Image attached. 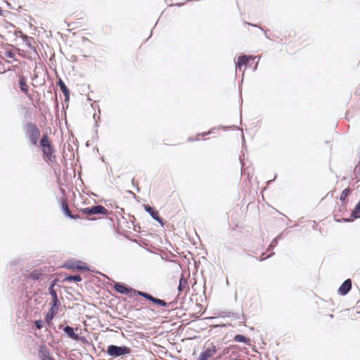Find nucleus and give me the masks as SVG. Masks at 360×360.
Segmentation results:
<instances>
[{"label": "nucleus", "instance_id": "obj_12", "mask_svg": "<svg viewBox=\"0 0 360 360\" xmlns=\"http://www.w3.org/2000/svg\"><path fill=\"white\" fill-rule=\"evenodd\" d=\"M352 286V283L350 278L346 279L339 287L338 290V292L342 295L345 296L349 293L351 290Z\"/></svg>", "mask_w": 360, "mask_h": 360}, {"label": "nucleus", "instance_id": "obj_30", "mask_svg": "<svg viewBox=\"0 0 360 360\" xmlns=\"http://www.w3.org/2000/svg\"><path fill=\"white\" fill-rule=\"evenodd\" d=\"M5 56L13 59L15 58V54L12 51H6L4 53Z\"/></svg>", "mask_w": 360, "mask_h": 360}, {"label": "nucleus", "instance_id": "obj_15", "mask_svg": "<svg viewBox=\"0 0 360 360\" xmlns=\"http://www.w3.org/2000/svg\"><path fill=\"white\" fill-rule=\"evenodd\" d=\"M20 32V37L22 39V41L25 43V45L30 48V49L36 51V48L34 46L32 45L31 41L32 39V37L23 34V32L21 30H19Z\"/></svg>", "mask_w": 360, "mask_h": 360}, {"label": "nucleus", "instance_id": "obj_6", "mask_svg": "<svg viewBox=\"0 0 360 360\" xmlns=\"http://www.w3.org/2000/svg\"><path fill=\"white\" fill-rule=\"evenodd\" d=\"M114 290L122 295H129L131 297V293L134 294V295H138L137 292H141V291L137 290L134 288H132L128 286L127 284L120 282H114Z\"/></svg>", "mask_w": 360, "mask_h": 360}, {"label": "nucleus", "instance_id": "obj_5", "mask_svg": "<svg viewBox=\"0 0 360 360\" xmlns=\"http://www.w3.org/2000/svg\"><path fill=\"white\" fill-rule=\"evenodd\" d=\"M62 267L68 269H77L80 271H91L89 266L82 261L80 260H68L66 261Z\"/></svg>", "mask_w": 360, "mask_h": 360}, {"label": "nucleus", "instance_id": "obj_47", "mask_svg": "<svg viewBox=\"0 0 360 360\" xmlns=\"http://www.w3.org/2000/svg\"><path fill=\"white\" fill-rule=\"evenodd\" d=\"M133 198H134L135 200H136L137 201H139V197L136 195V194H133Z\"/></svg>", "mask_w": 360, "mask_h": 360}, {"label": "nucleus", "instance_id": "obj_64", "mask_svg": "<svg viewBox=\"0 0 360 360\" xmlns=\"http://www.w3.org/2000/svg\"><path fill=\"white\" fill-rule=\"evenodd\" d=\"M264 259H265V258H261L260 261H263Z\"/></svg>", "mask_w": 360, "mask_h": 360}, {"label": "nucleus", "instance_id": "obj_10", "mask_svg": "<svg viewBox=\"0 0 360 360\" xmlns=\"http://www.w3.org/2000/svg\"><path fill=\"white\" fill-rule=\"evenodd\" d=\"M38 356L40 360H56L50 353L49 348L43 345L39 347Z\"/></svg>", "mask_w": 360, "mask_h": 360}, {"label": "nucleus", "instance_id": "obj_43", "mask_svg": "<svg viewBox=\"0 0 360 360\" xmlns=\"http://www.w3.org/2000/svg\"><path fill=\"white\" fill-rule=\"evenodd\" d=\"M77 57L76 56H75V55H72V56H71V60H72V62H76V61H77Z\"/></svg>", "mask_w": 360, "mask_h": 360}, {"label": "nucleus", "instance_id": "obj_27", "mask_svg": "<svg viewBox=\"0 0 360 360\" xmlns=\"http://www.w3.org/2000/svg\"><path fill=\"white\" fill-rule=\"evenodd\" d=\"M48 290L52 299L58 298L56 290L54 288H53V287H49Z\"/></svg>", "mask_w": 360, "mask_h": 360}, {"label": "nucleus", "instance_id": "obj_20", "mask_svg": "<svg viewBox=\"0 0 360 360\" xmlns=\"http://www.w3.org/2000/svg\"><path fill=\"white\" fill-rule=\"evenodd\" d=\"M57 314L58 313L54 312V311L53 312L52 311H49V310L46 313V314L45 315L44 319L49 326H53L52 320L54 319V317L56 316Z\"/></svg>", "mask_w": 360, "mask_h": 360}, {"label": "nucleus", "instance_id": "obj_19", "mask_svg": "<svg viewBox=\"0 0 360 360\" xmlns=\"http://www.w3.org/2000/svg\"><path fill=\"white\" fill-rule=\"evenodd\" d=\"M234 341L237 342H243L247 345H250V339L241 334H237L233 338Z\"/></svg>", "mask_w": 360, "mask_h": 360}, {"label": "nucleus", "instance_id": "obj_59", "mask_svg": "<svg viewBox=\"0 0 360 360\" xmlns=\"http://www.w3.org/2000/svg\"><path fill=\"white\" fill-rule=\"evenodd\" d=\"M329 316H330V318L333 319L334 317V315L333 314H330Z\"/></svg>", "mask_w": 360, "mask_h": 360}, {"label": "nucleus", "instance_id": "obj_49", "mask_svg": "<svg viewBox=\"0 0 360 360\" xmlns=\"http://www.w3.org/2000/svg\"><path fill=\"white\" fill-rule=\"evenodd\" d=\"M211 134V131H207V132L202 133V136H203L208 135V134Z\"/></svg>", "mask_w": 360, "mask_h": 360}, {"label": "nucleus", "instance_id": "obj_42", "mask_svg": "<svg viewBox=\"0 0 360 360\" xmlns=\"http://www.w3.org/2000/svg\"><path fill=\"white\" fill-rule=\"evenodd\" d=\"M6 22V28L14 27V25H13L11 22Z\"/></svg>", "mask_w": 360, "mask_h": 360}, {"label": "nucleus", "instance_id": "obj_25", "mask_svg": "<svg viewBox=\"0 0 360 360\" xmlns=\"http://www.w3.org/2000/svg\"><path fill=\"white\" fill-rule=\"evenodd\" d=\"M75 341L81 342L84 345H88L89 343L86 337L80 335L79 333H77Z\"/></svg>", "mask_w": 360, "mask_h": 360}, {"label": "nucleus", "instance_id": "obj_38", "mask_svg": "<svg viewBox=\"0 0 360 360\" xmlns=\"http://www.w3.org/2000/svg\"><path fill=\"white\" fill-rule=\"evenodd\" d=\"M64 96H65L64 101H65V103L69 102V101H70V92H69V93H68V94H64Z\"/></svg>", "mask_w": 360, "mask_h": 360}, {"label": "nucleus", "instance_id": "obj_17", "mask_svg": "<svg viewBox=\"0 0 360 360\" xmlns=\"http://www.w3.org/2000/svg\"><path fill=\"white\" fill-rule=\"evenodd\" d=\"M82 278L79 274H75V275H67L65 276V278L62 280V282H74V283H78L82 281Z\"/></svg>", "mask_w": 360, "mask_h": 360}, {"label": "nucleus", "instance_id": "obj_54", "mask_svg": "<svg viewBox=\"0 0 360 360\" xmlns=\"http://www.w3.org/2000/svg\"><path fill=\"white\" fill-rule=\"evenodd\" d=\"M127 193H129L130 195H131L133 196V194H135L134 192H132L131 191H127Z\"/></svg>", "mask_w": 360, "mask_h": 360}, {"label": "nucleus", "instance_id": "obj_3", "mask_svg": "<svg viewBox=\"0 0 360 360\" xmlns=\"http://www.w3.org/2000/svg\"><path fill=\"white\" fill-rule=\"evenodd\" d=\"M26 135L31 142V143L34 146H36L39 141V138L40 136V131L39 128L34 123L32 122H28L26 124Z\"/></svg>", "mask_w": 360, "mask_h": 360}, {"label": "nucleus", "instance_id": "obj_4", "mask_svg": "<svg viewBox=\"0 0 360 360\" xmlns=\"http://www.w3.org/2000/svg\"><path fill=\"white\" fill-rule=\"evenodd\" d=\"M79 212L86 215H108L109 214V212L100 205L82 208Z\"/></svg>", "mask_w": 360, "mask_h": 360}, {"label": "nucleus", "instance_id": "obj_21", "mask_svg": "<svg viewBox=\"0 0 360 360\" xmlns=\"http://www.w3.org/2000/svg\"><path fill=\"white\" fill-rule=\"evenodd\" d=\"M60 305V302L58 298L52 299L51 302V307L49 310L58 313Z\"/></svg>", "mask_w": 360, "mask_h": 360}, {"label": "nucleus", "instance_id": "obj_51", "mask_svg": "<svg viewBox=\"0 0 360 360\" xmlns=\"http://www.w3.org/2000/svg\"><path fill=\"white\" fill-rule=\"evenodd\" d=\"M274 255V252H272L271 253H270L267 257H266V258H269L271 257V256H273Z\"/></svg>", "mask_w": 360, "mask_h": 360}, {"label": "nucleus", "instance_id": "obj_16", "mask_svg": "<svg viewBox=\"0 0 360 360\" xmlns=\"http://www.w3.org/2000/svg\"><path fill=\"white\" fill-rule=\"evenodd\" d=\"M250 59V56L248 55H241L238 56L237 61L236 62V68H241L243 65H246Z\"/></svg>", "mask_w": 360, "mask_h": 360}, {"label": "nucleus", "instance_id": "obj_41", "mask_svg": "<svg viewBox=\"0 0 360 360\" xmlns=\"http://www.w3.org/2000/svg\"><path fill=\"white\" fill-rule=\"evenodd\" d=\"M283 238V233H280L278 234L276 238L275 239H277V241H278L279 240H281Z\"/></svg>", "mask_w": 360, "mask_h": 360}, {"label": "nucleus", "instance_id": "obj_46", "mask_svg": "<svg viewBox=\"0 0 360 360\" xmlns=\"http://www.w3.org/2000/svg\"><path fill=\"white\" fill-rule=\"evenodd\" d=\"M195 140H198V139H195L193 137H189L188 139V141H194Z\"/></svg>", "mask_w": 360, "mask_h": 360}, {"label": "nucleus", "instance_id": "obj_45", "mask_svg": "<svg viewBox=\"0 0 360 360\" xmlns=\"http://www.w3.org/2000/svg\"><path fill=\"white\" fill-rule=\"evenodd\" d=\"M137 229H140V226H139V225H138V224H136V225H135V224H134V230L135 231H137Z\"/></svg>", "mask_w": 360, "mask_h": 360}, {"label": "nucleus", "instance_id": "obj_57", "mask_svg": "<svg viewBox=\"0 0 360 360\" xmlns=\"http://www.w3.org/2000/svg\"><path fill=\"white\" fill-rule=\"evenodd\" d=\"M216 319V317L210 316V317L206 318V319Z\"/></svg>", "mask_w": 360, "mask_h": 360}, {"label": "nucleus", "instance_id": "obj_34", "mask_svg": "<svg viewBox=\"0 0 360 360\" xmlns=\"http://www.w3.org/2000/svg\"><path fill=\"white\" fill-rule=\"evenodd\" d=\"M58 281H59V279H58V278H56V279L51 281L49 283V287H53V288H54V287L57 285V283Z\"/></svg>", "mask_w": 360, "mask_h": 360}, {"label": "nucleus", "instance_id": "obj_62", "mask_svg": "<svg viewBox=\"0 0 360 360\" xmlns=\"http://www.w3.org/2000/svg\"><path fill=\"white\" fill-rule=\"evenodd\" d=\"M101 276H103L105 277H107L105 275H104L103 274H101V273H99Z\"/></svg>", "mask_w": 360, "mask_h": 360}, {"label": "nucleus", "instance_id": "obj_60", "mask_svg": "<svg viewBox=\"0 0 360 360\" xmlns=\"http://www.w3.org/2000/svg\"><path fill=\"white\" fill-rule=\"evenodd\" d=\"M221 358V355H219V356L217 357V359H220Z\"/></svg>", "mask_w": 360, "mask_h": 360}, {"label": "nucleus", "instance_id": "obj_13", "mask_svg": "<svg viewBox=\"0 0 360 360\" xmlns=\"http://www.w3.org/2000/svg\"><path fill=\"white\" fill-rule=\"evenodd\" d=\"M19 88L20 91L25 93L30 99H32V96L29 94V88L27 84L26 78L22 76L19 78Z\"/></svg>", "mask_w": 360, "mask_h": 360}, {"label": "nucleus", "instance_id": "obj_55", "mask_svg": "<svg viewBox=\"0 0 360 360\" xmlns=\"http://www.w3.org/2000/svg\"><path fill=\"white\" fill-rule=\"evenodd\" d=\"M196 360H205V359L199 356Z\"/></svg>", "mask_w": 360, "mask_h": 360}, {"label": "nucleus", "instance_id": "obj_33", "mask_svg": "<svg viewBox=\"0 0 360 360\" xmlns=\"http://www.w3.org/2000/svg\"><path fill=\"white\" fill-rule=\"evenodd\" d=\"M241 314L240 312H233L231 311V317L234 318L235 319H240Z\"/></svg>", "mask_w": 360, "mask_h": 360}, {"label": "nucleus", "instance_id": "obj_52", "mask_svg": "<svg viewBox=\"0 0 360 360\" xmlns=\"http://www.w3.org/2000/svg\"><path fill=\"white\" fill-rule=\"evenodd\" d=\"M116 233H117L118 235H121V236H122V233L121 231H120L119 230H116ZM123 236H124V235L123 234Z\"/></svg>", "mask_w": 360, "mask_h": 360}, {"label": "nucleus", "instance_id": "obj_40", "mask_svg": "<svg viewBox=\"0 0 360 360\" xmlns=\"http://www.w3.org/2000/svg\"><path fill=\"white\" fill-rule=\"evenodd\" d=\"M8 15H15V14L8 11H4L3 16H7Z\"/></svg>", "mask_w": 360, "mask_h": 360}, {"label": "nucleus", "instance_id": "obj_39", "mask_svg": "<svg viewBox=\"0 0 360 360\" xmlns=\"http://www.w3.org/2000/svg\"><path fill=\"white\" fill-rule=\"evenodd\" d=\"M55 108L56 109V111L58 112V101L57 100V97L56 96V98H55Z\"/></svg>", "mask_w": 360, "mask_h": 360}, {"label": "nucleus", "instance_id": "obj_8", "mask_svg": "<svg viewBox=\"0 0 360 360\" xmlns=\"http://www.w3.org/2000/svg\"><path fill=\"white\" fill-rule=\"evenodd\" d=\"M144 210L150 214L151 218L158 221L162 226L165 225L164 219L160 217L159 212L155 207L148 205H143Z\"/></svg>", "mask_w": 360, "mask_h": 360}, {"label": "nucleus", "instance_id": "obj_61", "mask_svg": "<svg viewBox=\"0 0 360 360\" xmlns=\"http://www.w3.org/2000/svg\"><path fill=\"white\" fill-rule=\"evenodd\" d=\"M219 327H224V326H225V324L219 325Z\"/></svg>", "mask_w": 360, "mask_h": 360}, {"label": "nucleus", "instance_id": "obj_32", "mask_svg": "<svg viewBox=\"0 0 360 360\" xmlns=\"http://www.w3.org/2000/svg\"><path fill=\"white\" fill-rule=\"evenodd\" d=\"M278 245L277 239L274 238L268 247V250L274 249Z\"/></svg>", "mask_w": 360, "mask_h": 360}, {"label": "nucleus", "instance_id": "obj_7", "mask_svg": "<svg viewBox=\"0 0 360 360\" xmlns=\"http://www.w3.org/2000/svg\"><path fill=\"white\" fill-rule=\"evenodd\" d=\"M59 329L63 330L64 335L66 336V338H70L72 340H75L77 333L78 330L79 332H82V329L79 328L78 326L76 328H73L72 326H70L69 325L63 326L62 324L59 325L58 326Z\"/></svg>", "mask_w": 360, "mask_h": 360}, {"label": "nucleus", "instance_id": "obj_18", "mask_svg": "<svg viewBox=\"0 0 360 360\" xmlns=\"http://www.w3.org/2000/svg\"><path fill=\"white\" fill-rule=\"evenodd\" d=\"M187 286H188V281L184 275H181L179 278V285L177 287V290H178L179 292H183Z\"/></svg>", "mask_w": 360, "mask_h": 360}, {"label": "nucleus", "instance_id": "obj_26", "mask_svg": "<svg viewBox=\"0 0 360 360\" xmlns=\"http://www.w3.org/2000/svg\"><path fill=\"white\" fill-rule=\"evenodd\" d=\"M245 24L249 25H250V26H252V27H258V28H259L262 31H263V32H264L265 37H266V39H270V38L269 37V36H268L267 33H266V30H264V28H263V27H260L259 25H257V24H252V23L247 22H245Z\"/></svg>", "mask_w": 360, "mask_h": 360}, {"label": "nucleus", "instance_id": "obj_14", "mask_svg": "<svg viewBox=\"0 0 360 360\" xmlns=\"http://www.w3.org/2000/svg\"><path fill=\"white\" fill-rule=\"evenodd\" d=\"M137 295L140 297L145 298L146 300L153 302L155 304L159 305L160 300L159 298L155 297L150 293L146 292L141 291V292H137Z\"/></svg>", "mask_w": 360, "mask_h": 360}, {"label": "nucleus", "instance_id": "obj_36", "mask_svg": "<svg viewBox=\"0 0 360 360\" xmlns=\"http://www.w3.org/2000/svg\"><path fill=\"white\" fill-rule=\"evenodd\" d=\"M108 202H109V206H110L111 207H115V208L119 207L117 205H115V202L110 200H108ZM107 205L108 206V205Z\"/></svg>", "mask_w": 360, "mask_h": 360}, {"label": "nucleus", "instance_id": "obj_1", "mask_svg": "<svg viewBox=\"0 0 360 360\" xmlns=\"http://www.w3.org/2000/svg\"><path fill=\"white\" fill-rule=\"evenodd\" d=\"M39 145L41 148L44 158H47V160L51 162H54L56 159V156L53 155L55 150L49 139L47 134H44L42 135V137L39 141Z\"/></svg>", "mask_w": 360, "mask_h": 360}, {"label": "nucleus", "instance_id": "obj_2", "mask_svg": "<svg viewBox=\"0 0 360 360\" xmlns=\"http://www.w3.org/2000/svg\"><path fill=\"white\" fill-rule=\"evenodd\" d=\"M131 352L130 347L122 345H110L107 347L106 353L111 357L117 358L127 354H129Z\"/></svg>", "mask_w": 360, "mask_h": 360}, {"label": "nucleus", "instance_id": "obj_22", "mask_svg": "<svg viewBox=\"0 0 360 360\" xmlns=\"http://www.w3.org/2000/svg\"><path fill=\"white\" fill-rule=\"evenodd\" d=\"M352 189H351L350 188H349V187H347V188H345V189L342 191V193H341V194H340V195L339 200H340L342 202H345V201H346V199H347V196L352 193Z\"/></svg>", "mask_w": 360, "mask_h": 360}, {"label": "nucleus", "instance_id": "obj_53", "mask_svg": "<svg viewBox=\"0 0 360 360\" xmlns=\"http://www.w3.org/2000/svg\"><path fill=\"white\" fill-rule=\"evenodd\" d=\"M82 41H89V39H88L86 37H82Z\"/></svg>", "mask_w": 360, "mask_h": 360}, {"label": "nucleus", "instance_id": "obj_50", "mask_svg": "<svg viewBox=\"0 0 360 360\" xmlns=\"http://www.w3.org/2000/svg\"><path fill=\"white\" fill-rule=\"evenodd\" d=\"M183 5H184V4H183V3H177V4H175V6H179V7H181V6H182Z\"/></svg>", "mask_w": 360, "mask_h": 360}, {"label": "nucleus", "instance_id": "obj_24", "mask_svg": "<svg viewBox=\"0 0 360 360\" xmlns=\"http://www.w3.org/2000/svg\"><path fill=\"white\" fill-rule=\"evenodd\" d=\"M57 84L59 86L60 89L63 94H68V93L70 92L68 88L60 78L58 79Z\"/></svg>", "mask_w": 360, "mask_h": 360}, {"label": "nucleus", "instance_id": "obj_11", "mask_svg": "<svg viewBox=\"0 0 360 360\" xmlns=\"http://www.w3.org/2000/svg\"><path fill=\"white\" fill-rule=\"evenodd\" d=\"M217 352V348L213 343H211L209 347L205 348L200 354V356L202 357L205 360H208L210 357L214 355Z\"/></svg>", "mask_w": 360, "mask_h": 360}, {"label": "nucleus", "instance_id": "obj_37", "mask_svg": "<svg viewBox=\"0 0 360 360\" xmlns=\"http://www.w3.org/2000/svg\"><path fill=\"white\" fill-rule=\"evenodd\" d=\"M131 182H132L133 186H134V187H136V191H137L138 192H139V191H140V188H139V187L138 183L135 181L134 179H132Z\"/></svg>", "mask_w": 360, "mask_h": 360}, {"label": "nucleus", "instance_id": "obj_9", "mask_svg": "<svg viewBox=\"0 0 360 360\" xmlns=\"http://www.w3.org/2000/svg\"><path fill=\"white\" fill-rule=\"evenodd\" d=\"M61 210L63 211V214L70 219H79L80 217L79 214H73L69 210L68 202L65 198L61 199Z\"/></svg>", "mask_w": 360, "mask_h": 360}, {"label": "nucleus", "instance_id": "obj_44", "mask_svg": "<svg viewBox=\"0 0 360 360\" xmlns=\"http://www.w3.org/2000/svg\"><path fill=\"white\" fill-rule=\"evenodd\" d=\"M276 177H277V175H276V174H275V175H274V179H271V180L268 181L266 183H267L268 184H270L272 181H274L276 179Z\"/></svg>", "mask_w": 360, "mask_h": 360}, {"label": "nucleus", "instance_id": "obj_58", "mask_svg": "<svg viewBox=\"0 0 360 360\" xmlns=\"http://www.w3.org/2000/svg\"><path fill=\"white\" fill-rule=\"evenodd\" d=\"M15 34L16 36H18V34H20L19 30H18V31H17V32H15Z\"/></svg>", "mask_w": 360, "mask_h": 360}, {"label": "nucleus", "instance_id": "obj_29", "mask_svg": "<svg viewBox=\"0 0 360 360\" xmlns=\"http://www.w3.org/2000/svg\"><path fill=\"white\" fill-rule=\"evenodd\" d=\"M174 304V302H166L164 300H160V302H159V306H161V307H169V306H172L173 307Z\"/></svg>", "mask_w": 360, "mask_h": 360}, {"label": "nucleus", "instance_id": "obj_63", "mask_svg": "<svg viewBox=\"0 0 360 360\" xmlns=\"http://www.w3.org/2000/svg\"><path fill=\"white\" fill-rule=\"evenodd\" d=\"M82 56H83L84 58H86V57H87V56H86V55H83Z\"/></svg>", "mask_w": 360, "mask_h": 360}, {"label": "nucleus", "instance_id": "obj_48", "mask_svg": "<svg viewBox=\"0 0 360 360\" xmlns=\"http://www.w3.org/2000/svg\"><path fill=\"white\" fill-rule=\"evenodd\" d=\"M4 10H3V9L0 7V16H1V15H4Z\"/></svg>", "mask_w": 360, "mask_h": 360}, {"label": "nucleus", "instance_id": "obj_56", "mask_svg": "<svg viewBox=\"0 0 360 360\" xmlns=\"http://www.w3.org/2000/svg\"><path fill=\"white\" fill-rule=\"evenodd\" d=\"M7 6H8L10 8H12V9L13 8L11 6V4H10V3H7Z\"/></svg>", "mask_w": 360, "mask_h": 360}, {"label": "nucleus", "instance_id": "obj_35", "mask_svg": "<svg viewBox=\"0 0 360 360\" xmlns=\"http://www.w3.org/2000/svg\"><path fill=\"white\" fill-rule=\"evenodd\" d=\"M93 118L95 120V127H98V121L100 120V116H98L96 118V115L94 114Z\"/></svg>", "mask_w": 360, "mask_h": 360}, {"label": "nucleus", "instance_id": "obj_23", "mask_svg": "<svg viewBox=\"0 0 360 360\" xmlns=\"http://www.w3.org/2000/svg\"><path fill=\"white\" fill-rule=\"evenodd\" d=\"M41 276V269H34L29 274V278L37 281L39 280Z\"/></svg>", "mask_w": 360, "mask_h": 360}, {"label": "nucleus", "instance_id": "obj_31", "mask_svg": "<svg viewBox=\"0 0 360 360\" xmlns=\"http://www.w3.org/2000/svg\"><path fill=\"white\" fill-rule=\"evenodd\" d=\"M219 316L224 318V317H231V311H221L219 314Z\"/></svg>", "mask_w": 360, "mask_h": 360}, {"label": "nucleus", "instance_id": "obj_28", "mask_svg": "<svg viewBox=\"0 0 360 360\" xmlns=\"http://www.w3.org/2000/svg\"><path fill=\"white\" fill-rule=\"evenodd\" d=\"M35 328L38 330H40L44 326V321L42 319H38L34 321Z\"/></svg>", "mask_w": 360, "mask_h": 360}]
</instances>
